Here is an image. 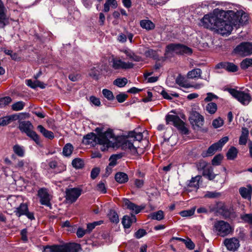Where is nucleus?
Listing matches in <instances>:
<instances>
[{
	"instance_id": "c85d7f7f",
	"label": "nucleus",
	"mask_w": 252,
	"mask_h": 252,
	"mask_svg": "<svg viewBox=\"0 0 252 252\" xmlns=\"http://www.w3.org/2000/svg\"><path fill=\"white\" fill-rule=\"evenodd\" d=\"M37 129L43 134V135L48 139H52L54 138V134L53 132L45 129L42 126H37Z\"/></svg>"
},
{
	"instance_id": "8fccbe9b",
	"label": "nucleus",
	"mask_w": 252,
	"mask_h": 252,
	"mask_svg": "<svg viewBox=\"0 0 252 252\" xmlns=\"http://www.w3.org/2000/svg\"><path fill=\"white\" fill-rule=\"evenodd\" d=\"M128 137L133 138L134 140L139 141L142 139L143 135L141 132L136 133L135 132H131L129 133Z\"/></svg>"
},
{
	"instance_id": "4c0bfd02",
	"label": "nucleus",
	"mask_w": 252,
	"mask_h": 252,
	"mask_svg": "<svg viewBox=\"0 0 252 252\" xmlns=\"http://www.w3.org/2000/svg\"><path fill=\"white\" fill-rule=\"evenodd\" d=\"M73 147L70 143L65 145L63 149V154L65 157H69L73 150Z\"/></svg>"
},
{
	"instance_id": "393cba45",
	"label": "nucleus",
	"mask_w": 252,
	"mask_h": 252,
	"mask_svg": "<svg viewBox=\"0 0 252 252\" xmlns=\"http://www.w3.org/2000/svg\"><path fill=\"white\" fill-rule=\"evenodd\" d=\"M19 116L16 114H13L11 115L3 117L0 118V126H5L13 121L19 119Z\"/></svg>"
},
{
	"instance_id": "052dcab7",
	"label": "nucleus",
	"mask_w": 252,
	"mask_h": 252,
	"mask_svg": "<svg viewBox=\"0 0 252 252\" xmlns=\"http://www.w3.org/2000/svg\"><path fill=\"white\" fill-rule=\"evenodd\" d=\"M146 233L147 232L145 229H139L135 233L134 236L136 238L139 239L145 235Z\"/></svg>"
},
{
	"instance_id": "c9c22d12",
	"label": "nucleus",
	"mask_w": 252,
	"mask_h": 252,
	"mask_svg": "<svg viewBox=\"0 0 252 252\" xmlns=\"http://www.w3.org/2000/svg\"><path fill=\"white\" fill-rule=\"evenodd\" d=\"M215 143L212 145L208 149L207 151L205 153H203L202 156L204 157L211 156L214 155L216 152L218 150H220V148Z\"/></svg>"
},
{
	"instance_id": "bf43d9fd",
	"label": "nucleus",
	"mask_w": 252,
	"mask_h": 252,
	"mask_svg": "<svg viewBox=\"0 0 252 252\" xmlns=\"http://www.w3.org/2000/svg\"><path fill=\"white\" fill-rule=\"evenodd\" d=\"M97 190L103 193L106 192V189L105 188V184L102 182H99L96 187Z\"/></svg>"
},
{
	"instance_id": "ddd939ff",
	"label": "nucleus",
	"mask_w": 252,
	"mask_h": 252,
	"mask_svg": "<svg viewBox=\"0 0 252 252\" xmlns=\"http://www.w3.org/2000/svg\"><path fill=\"white\" fill-rule=\"evenodd\" d=\"M81 192L82 189L79 188L67 189L66 190V199L71 203L74 202L80 196Z\"/></svg>"
},
{
	"instance_id": "a878e982",
	"label": "nucleus",
	"mask_w": 252,
	"mask_h": 252,
	"mask_svg": "<svg viewBox=\"0 0 252 252\" xmlns=\"http://www.w3.org/2000/svg\"><path fill=\"white\" fill-rule=\"evenodd\" d=\"M136 219L134 215H131V216H124L122 223L125 228H128L130 227L131 224L136 222Z\"/></svg>"
},
{
	"instance_id": "2eb2a0df",
	"label": "nucleus",
	"mask_w": 252,
	"mask_h": 252,
	"mask_svg": "<svg viewBox=\"0 0 252 252\" xmlns=\"http://www.w3.org/2000/svg\"><path fill=\"white\" fill-rule=\"evenodd\" d=\"M223 244L228 251L235 252L240 247L239 241L235 237L226 238L223 241Z\"/></svg>"
},
{
	"instance_id": "09e8293b",
	"label": "nucleus",
	"mask_w": 252,
	"mask_h": 252,
	"mask_svg": "<svg viewBox=\"0 0 252 252\" xmlns=\"http://www.w3.org/2000/svg\"><path fill=\"white\" fill-rule=\"evenodd\" d=\"M72 165L74 168L80 169L83 167L84 165V162L81 159L76 158L72 160Z\"/></svg>"
},
{
	"instance_id": "680f3d73",
	"label": "nucleus",
	"mask_w": 252,
	"mask_h": 252,
	"mask_svg": "<svg viewBox=\"0 0 252 252\" xmlns=\"http://www.w3.org/2000/svg\"><path fill=\"white\" fill-rule=\"evenodd\" d=\"M118 156L117 155H113L110 158V162L109 164V166L113 167L117 164V160Z\"/></svg>"
},
{
	"instance_id": "774afa93",
	"label": "nucleus",
	"mask_w": 252,
	"mask_h": 252,
	"mask_svg": "<svg viewBox=\"0 0 252 252\" xmlns=\"http://www.w3.org/2000/svg\"><path fill=\"white\" fill-rule=\"evenodd\" d=\"M184 243L185 244L186 247L190 250H192L194 248V244L190 239L186 240V241L184 242Z\"/></svg>"
},
{
	"instance_id": "473e14b6",
	"label": "nucleus",
	"mask_w": 252,
	"mask_h": 252,
	"mask_svg": "<svg viewBox=\"0 0 252 252\" xmlns=\"http://www.w3.org/2000/svg\"><path fill=\"white\" fill-rule=\"evenodd\" d=\"M140 25L143 29H145L148 31L153 30L155 27V24L149 20H141Z\"/></svg>"
},
{
	"instance_id": "c756f323",
	"label": "nucleus",
	"mask_w": 252,
	"mask_h": 252,
	"mask_svg": "<svg viewBox=\"0 0 252 252\" xmlns=\"http://www.w3.org/2000/svg\"><path fill=\"white\" fill-rule=\"evenodd\" d=\"M203 176L210 180H212L215 178L216 175L213 172V168L210 166L204 169Z\"/></svg>"
},
{
	"instance_id": "f3484780",
	"label": "nucleus",
	"mask_w": 252,
	"mask_h": 252,
	"mask_svg": "<svg viewBox=\"0 0 252 252\" xmlns=\"http://www.w3.org/2000/svg\"><path fill=\"white\" fill-rule=\"evenodd\" d=\"M201 179V176L197 175L192 177L190 180L188 181L186 187L187 190L189 191H196L199 188V181Z\"/></svg>"
},
{
	"instance_id": "9d476101",
	"label": "nucleus",
	"mask_w": 252,
	"mask_h": 252,
	"mask_svg": "<svg viewBox=\"0 0 252 252\" xmlns=\"http://www.w3.org/2000/svg\"><path fill=\"white\" fill-rule=\"evenodd\" d=\"M14 213L18 218L22 216H26L31 220L35 219L34 214L32 212H29L28 206L26 203H21L18 207L15 208Z\"/></svg>"
},
{
	"instance_id": "0e129e2a",
	"label": "nucleus",
	"mask_w": 252,
	"mask_h": 252,
	"mask_svg": "<svg viewBox=\"0 0 252 252\" xmlns=\"http://www.w3.org/2000/svg\"><path fill=\"white\" fill-rule=\"evenodd\" d=\"M218 97L215 94L212 93H208L207 94V97L205 98L204 100L206 102L212 101L214 99H217Z\"/></svg>"
},
{
	"instance_id": "58836bf2",
	"label": "nucleus",
	"mask_w": 252,
	"mask_h": 252,
	"mask_svg": "<svg viewBox=\"0 0 252 252\" xmlns=\"http://www.w3.org/2000/svg\"><path fill=\"white\" fill-rule=\"evenodd\" d=\"M178 44H170L166 47L165 55L167 56L169 53H175L177 52Z\"/></svg>"
},
{
	"instance_id": "338daca9",
	"label": "nucleus",
	"mask_w": 252,
	"mask_h": 252,
	"mask_svg": "<svg viewBox=\"0 0 252 252\" xmlns=\"http://www.w3.org/2000/svg\"><path fill=\"white\" fill-rule=\"evenodd\" d=\"M100 170L98 168L93 169L91 173V177L93 179H94L99 174Z\"/></svg>"
},
{
	"instance_id": "1a4fd4ad",
	"label": "nucleus",
	"mask_w": 252,
	"mask_h": 252,
	"mask_svg": "<svg viewBox=\"0 0 252 252\" xmlns=\"http://www.w3.org/2000/svg\"><path fill=\"white\" fill-rule=\"evenodd\" d=\"M214 227L217 234L221 237H224L232 232V228L230 225L223 220L216 221Z\"/></svg>"
},
{
	"instance_id": "69168bd1",
	"label": "nucleus",
	"mask_w": 252,
	"mask_h": 252,
	"mask_svg": "<svg viewBox=\"0 0 252 252\" xmlns=\"http://www.w3.org/2000/svg\"><path fill=\"white\" fill-rule=\"evenodd\" d=\"M27 233L28 231L26 229H23L21 231V239L25 242H27L28 241Z\"/></svg>"
},
{
	"instance_id": "864d4df0",
	"label": "nucleus",
	"mask_w": 252,
	"mask_h": 252,
	"mask_svg": "<svg viewBox=\"0 0 252 252\" xmlns=\"http://www.w3.org/2000/svg\"><path fill=\"white\" fill-rule=\"evenodd\" d=\"M102 94L104 96L109 100H113L114 98L113 93L109 90L103 89L102 90Z\"/></svg>"
},
{
	"instance_id": "ea45409f",
	"label": "nucleus",
	"mask_w": 252,
	"mask_h": 252,
	"mask_svg": "<svg viewBox=\"0 0 252 252\" xmlns=\"http://www.w3.org/2000/svg\"><path fill=\"white\" fill-rule=\"evenodd\" d=\"M127 83V79L125 78H118L113 82V84L118 87L122 88L126 86Z\"/></svg>"
},
{
	"instance_id": "aec40b11",
	"label": "nucleus",
	"mask_w": 252,
	"mask_h": 252,
	"mask_svg": "<svg viewBox=\"0 0 252 252\" xmlns=\"http://www.w3.org/2000/svg\"><path fill=\"white\" fill-rule=\"evenodd\" d=\"M48 169H54L56 173H60L66 169V166L63 164H58L54 160H51L48 161Z\"/></svg>"
},
{
	"instance_id": "2f4dec72",
	"label": "nucleus",
	"mask_w": 252,
	"mask_h": 252,
	"mask_svg": "<svg viewBox=\"0 0 252 252\" xmlns=\"http://www.w3.org/2000/svg\"><path fill=\"white\" fill-rule=\"evenodd\" d=\"M115 178L116 181L120 184L126 183L128 180L127 175L124 172H118L116 173Z\"/></svg>"
},
{
	"instance_id": "6ab92c4d",
	"label": "nucleus",
	"mask_w": 252,
	"mask_h": 252,
	"mask_svg": "<svg viewBox=\"0 0 252 252\" xmlns=\"http://www.w3.org/2000/svg\"><path fill=\"white\" fill-rule=\"evenodd\" d=\"M165 120L166 124H172L176 127H182L184 124L179 117L175 115L168 114L166 116Z\"/></svg>"
},
{
	"instance_id": "de8ad7c7",
	"label": "nucleus",
	"mask_w": 252,
	"mask_h": 252,
	"mask_svg": "<svg viewBox=\"0 0 252 252\" xmlns=\"http://www.w3.org/2000/svg\"><path fill=\"white\" fill-rule=\"evenodd\" d=\"M12 101V99L9 96H5L0 98V108H4L8 105Z\"/></svg>"
},
{
	"instance_id": "20e7f679",
	"label": "nucleus",
	"mask_w": 252,
	"mask_h": 252,
	"mask_svg": "<svg viewBox=\"0 0 252 252\" xmlns=\"http://www.w3.org/2000/svg\"><path fill=\"white\" fill-rule=\"evenodd\" d=\"M227 18L228 16L225 18L222 17L219 20L214 30L216 32L221 35L230 34L233 30V24Z\"/></svg>"
},
{
	"instance_id": "6e6552de",
	"label": "nucleus",
	"mask_w": 252,
	"mask_h": 252,
	"mask_svg": "<svg viewBox=\"0 0 252 252\" xmlns=\"http://www.w3.org/2000/svg\"><path fill=\"white\" fill-rule=\"evenodd\" d=\"M111 66L114 70H126L132 68L134 64L131 62H126L118 57L112 56L109 62Z\"/></svg>"
},
{
	"instance_id": "e2e57ef3",
	"label": "nucleus",
	"mask_w": 252,
	"mask_h": 252,
	"mask_svg": "<svg viewBox=\"0 0 252 252\" xmlns=\"http://www.w3.org/2000/svg\"><path fill=\"white\" fill-rule=\"evenodd\" d=\"M127 97V95L125 94H120L116 96V99L120 103L124 102Z\"/></svg>"
},
{
	"instance_id": "a18cd8bd",
	"label": "nucleus",
	"mask_w": 252,
	"mask_h": 252,
	"mask_svg": "<svg viewBox=\"0 0 252 252\" xmlns=\"http://www.w3.org/2000/svg\"><path fill=\"white\" fill-rule=\"evenodd\" d=\"M110 220L114 223H118L119 221V217L117 213L113 211L110 210L108 214Z\"/></svg>"
},
{
	"instance_id": "423d86ee",
	"label": "nucleus",
	"mask_w": 252,
	"mask_h": 252,
	"mask_svg": "<svg viewBox=\"0 0 252 252\" xmlns=\"http://www.w3.org/2000/svg\"><path fill=\"white\" fill-rule=\"evenodd\" d=\"M129 137L127 138L116 137L114 136L113 143L114 144L117 145V146L112 147L118 148L121 147L123 149L130 150L133 154L137 153L136 148L134 146L131 140L129 139Z\"/></svg>"
},
{
	"instance_id": "7ed1b4c3",
	"label": "nucleus",
	"mask_w": 252,
	"mask_h": 252,
	"mask_svg": "<svg viewBox=\"0 0 252 252\" xmlns=\"http://www.w3.org/2000/svg\"><path fill=\"white\" fill-rule=\"evenodd\" d=\"M226 11L228 20L231 21L234 25L237 24L243 25L246 24L249 21L248 15L243 10L234 9Z\"/></svg>"
},
{
	"instance_id": "dca6fc26",
	"label": "nucleus",
	"mask_w": 252,
	"mask_h": 252,
	"mask_svg": "<svg viewBox=\"0 0 252 252\" xmlns=\"http://www.w3.org/2000/svg\"><path fill=\"white\" fill-rule=\"evenodd\" d=\"M123 206L126 209L129 210L132 213L136 214H138L145 207L144 205L138 206L131 202L127 199H123Z\"/></svg>"
},
{
	"instance_id": "a19ab883",
	"label": "nucleus",
	"mask_w": 252,
	"mask_h": 252,
	"mask_svg": "<svg viewBox=\"0 0 252 252\" xmlns=\"http://www.w3.org/2000/svg\"><path fill=\"white\" fill-rule=\"evenodd\" d=\"M217 105L215 103L210 102L207 104L206 110L208 113L214 114L217 111Z\"/></svg>"
},
{
	"instance_id": "9b49d317",
	"label": "nucleus",
	"mask_w": 252,
	"mask_h": 252,
	"mask_svg": "<svg viewBox=\"0 0 252 252\" xmlns=\"http://www.w3.org/2000/svg\"><path fill=\"white\" fill-rule=\"evenodd\" d=\"M229 92L234 97L243 105H248L251 101L250 94L244 92L231 89Z\"/></svg>"
},
{
	"instance_id": "4be33fe9",
	"label": "nucleus",
	"mask_w": 252,
	"mask_h": 252,
	"mask_svg": "<svg viewBox=\"0 0 252 252\" xmlns=\"http://www.w3.org/2000/svg\"><path fill=\"white\" fill-rule=\"evenodd\" d=\"M6 9L0 0V28H4L8 23V18L6 15Z\"/></svg>"
},
{
	"instance_id": "72a5a7b5",
	"label": "nucleus",
	"mask_w": 252,
	"mask_h": 252,
	"mask_svg": "<svg viewBox=\"0 0 252 252\" xmlns=\"http://www.w3.org/2000/svg\"><path fill=\"white\" fill-rule=\"evenodd\" d=\"M177 52L176 54H187L190 55L192 53V49L185 45L178 44Z\"/></svg>"
},
{
	"instance_id": "e433bc0d",
	"label": "nucleus",
	"mask_w": 252,
	"mask_h": 252,
	"mask_svg": "<svg viewBox=\"0 0 252 252\" xmlns=\"http://www.w3.org/2000/svg\"><path fill=\"white\" fill-rule=\"evenodd\" d=\"M202 71L200 68H195L189 71L187 74V77L189 79L200 78Z\"/></svg>"
},
{
	"instance_id": "a211bd4d",
	"label": "nucleus",
	"mask_w": 252,
	"mask_h": 252,
	"mask_svg": "<svg viewBox=\"0 0 252 252\" xmlns=\"http://www.w3.org/2000/svg\"><path fill=\"white\" fill-rule=\"evenodd\" d=\"M38 196L40 198V202L42 205L51 206L50 195L46 189L42 188L39 189Z\"/></svg>"
},
{
	"instance_id": "4d7b16f0",
	"label": "nucleus",
	"mask_w": 252,
	"mask_h": 252,
	"mask_svg": "<svg viewBox=\"0 0 252 252\" xmlns=\"http://www.w3.org/2000/svg\"><path fill=\"white\" fill-rule=\"evenodd\" d=\"M228 141V137L225 136L221 138L218 142L215 143L220 150L221 149L222 146Z\"/></svg>"
},
{
	"instance_id": "5701e85b",
	"label": "nucleus",
	"mask_w": 252,
	"mask_h": 252,
	"mask_svg": "<svg viewBox=\"0 0 252 252\" xmlns=\"http://www.w3.org/2000/svg\"><path fill=\"white\" fill-rule=\"evenodd\" d=\"M239 191L243 198L251 200L252 193V187L250 185H248L246 188H240Z\"/></svg>"
},
{
	"instance_id": "bb28decb",
	"label": "nucleus",
	"mask_w": 252,
	"mask_h": 252,
	"mask_svg": "<svg viewBox=\"0 0 252 252\" xmlns=\"http://www.w3.org/2000/svg\"><path fill=\"white\" fill-rule=\"evenodd\" d=\"M123 52L126 54L127 59L131 62H138L141 61V58L135 55L130 50H125Z\"/></svg>"
},
{
	"instance_id": "f257e3e1",
	"label": "nucleus",
	"mask_w": 252,
	"mask_h": 252,
	"mask_svg": "<svg viewBox=\"0 0 252 252\" xmlns=\"http://www.w3.org/2000/svg\"><path fill=\"white\" fill-rule=\"evenodd\" d=\"M97 135L91 132L84 136L83 143L85 145L99 144L100 146V149L102 151H105L110 147L117 146L114 144V134L112 130L109 129L104 132H102L100 128H96L95 130Z\"/></svg>"
},
{
	"instance_id": "c03bdc74",
	"label": "nucleus",
	"mask_w": 252,
	"mask_h": 252,
	"mask_svg": "<svg viewBox=\"0 0 252 252\" xmlns=\"http://www.w3.org/2000/svg\"><path fill=\"white\" fill-rule=\"evenodd\" d=\"M221 193L217 191H207L204 197L206 198H218L221 196Z\"/></svg>"
},
{
	"instance_id": "37998d69",
	"label": "nucleus",
	"mask_w": 252,
	"mask_h": 252,
	"mask_svg": "<svg viewBox=\"0 0 252 252\" xmlns=\"http://www.w3.org/2000/svg\"><path fill=\"white\" fill-rule=\"evenodd\" d=\"M152 219L158 220H160L164 219V213L162 211L159 210L156 212H154L150 215Z\"/></svg>"
},
{
	"instance_id": "49530a36",
	"label": "nucleus",
	"mask_w": 252,
	"mask_h": 252,
	"mask_svg": "<svg viewBox=\"0 0 252 252\" xmlns=\"http://www.w3.org/2000/svg\"><path fill=\"white\" fill-rule=\"evenodd\" d=\"M242 69H246L250 66H252V59L246 58L243 60L240 64Z\"/></svg>"
},
{
	"instance_id": "79ce46f5",
	"label": "nucleus",
	"mask_w": 252,
	"mask_h": 252,
	"mask_svg": "<svg viewBox=\"0 0 252 252\" xmlns=\"http://www.w3.org/2000/svg\"><path fill=\"white\" fill-rule=\"evenodd\" d=\"M25 103L22 101H17L11 105V109L15 111H19L23 109Z\"/></svg>"
},
{
	"instance_id": "f8f14e48",
	"label": "nucleus",
	"mask_w": 252,
	"mask_h": 252,
	"mask_svg": "<svg viewBox=\"0 0 252 252\" xmlns=\"http://www.w3.org/2000/svg\"><path fill=\"white\" fill-rule=\"evenodd\" d=\"M234 52L241 56H249L252 54V44L242 42L235 48Z\"/></svg>"
},
{
	"instance_id": "412c9836",
	"label": "nucleus",
	"mask_w": 252,
	"mask_h": 252,
	"mask_svg": "<svg viewBox=\"0 0 252 252\" xmlns=\"http://www.w3.org/2000/svg\"><path fill=\"white\" fill-rule=\"evenodd\" d=\"M219 68L224 69L228 72H235L238 70L237 65L232 63L222 62L218 64Z\"/></svg>"
},
{
	"instance_id": "3c124183",
	"label": "nucleus",
	"mask_w": 252,
	"mask_h": 252,
	"mask_svg": "<svg viewBox=\"0 0 252 252\" xmlns=\"http://www.w3.org/2000/svg\"><path fill=\"white\" fill-rule=\"evenodd\" d=\"M103 221L100 220L98 221H94L93 223H90L87 224V232L90 233L93 230V229L97 225H100L102 223Z\"/></svg>"
},
{
	"instance_id": "603ef678",
	"label": "nucleus",
	"mask_w": 252,
	"mask_h": 252,
	"mask_svg": "<svg viewBox=\"0 0 252 252\" xmlns=\"http://www.w3.org/2000/svg\"><path fill=\"white\" fill-rule=\"evenodd\" d=\"M222 158H223V156L221 155H220V154L217 155L216 156H215L214 158H213V159H212V164L213 165H215V166L219 165L220 164Z\"/></svg>"
},
{
	"instance_id": "f03ea898",
	"label": "nucleus",
	"mask_w": 252,
	"mask_h": 252,
	"mask_svg": "<svg viewBox=\"0 0 252 252\" xmlns=\"http://www.w3.org/2000/svg\"><path fill=\"white\" fill-rule=\"evenodd\" d=\"M227 11L215 9L213 13L206 14L201 20V25L206 28L214 30L216 24L221 17H226Z\"/></svg>"
},
{
	"instance_id": "13d9d810",
	"label": "nucleus",
	"mask_w": 252,
	"mask_h": 252,
	"mask_svg": "<svg viewBox=\"0 0 252 252\" xmlns=\"http://www.w3.org/2000/svg\"><path fill=\"white\" fill-rule=\"evenodd\" d=\"M145 55L147 57L155 58L157 57V53L155 50L153 49H149L145 53Z\"/></svg>"
},
{
	"instance_id": "cd10ccee",
	"label": "nucleus",
	"mask_w": 252,
	"mask_h": 252,
	"mask_svg": "<svg viewBox=\"0 0 252 252\" xmlns=\"http://www.w3.org/2000/svg\"><path fill=\"white\" fill-rule=\"evenodd\" d=\"M249 136V130L247 128L243 127L241 135L239 138V144L241 145H245L247 143Z\"/></svg>"
},
{
	"instance_id": "5fc2aeb1",
	"label": "nucleus",
	"mask_w": 252,
	"mask_h": 252,
	"mask_svg": "<svg viewBox=\"0 0 252 252\" xmlns=\"http://www.w3.org/2000/svg\"><path fill=\"white\" fill-rule=\"evenodd\" d=\"M223 124V120L219 117L213 121L212 125L214 128H219Z\"/></svg>"
},
{
	"instance_id": "6e6d98bb",
	"label": "nucleus",
	"mask_w": 252,
	"mask_h": 252,
	"mask_svg": "<svg viewBox=\"0 0 252 252\" xmlns=\"http://www.w3.org/2000/svg\"><path fill=\"white\" fill-rule=\"evenodd\" d=\"M194 213V209H190L189 210L182 211L180 212V215L183 217H190L192 216Z\"/></svg>"
},
{
	"instance_id": "b1692460",
	"label": "nucleus",
	"mask_w": 252,
	"mask_h": 252,
	"mask_svg": "<svg viewBox=\"0 0 252 252\" xmlns=\"http://www.w3.org/2000/svg\"><path fill=\"white\" fill-rule=\"evenodd\" d=\"M16 168L22 170L25 172H27L32 170V167L29 161L27 160H18L17 163L15 165Z\"/></svg>"
},
{
	"instance_id": "4468645a",
	"label": "nucleus",
	"mask_w": 252,
	"mask_h": 252,
	"mask_svg": "<svg viewBox=\"0 0 252 252\" xmlns=\"http://www.w3.org/2000/svg\"><path fill=\"white\" fill-rule=\"evenodd\" d=\"M189 121L193 126L200 127L203 125L204 118L199 113L192 111L190 114Z\"/></svg>"
},
{
	"instance_id": "7c9ffc66",
	"label": "nucleus",
	"mask_w": 252,
	"mask_h": 252,
	"mask_svg": "<svg viewBox=\"0 0 252 252\" xmlns=\"http://www.w3.org/2000/svg\"><path fill=\"white\" fill-rule=\"evenodd\" d=\"M238 153V150L235 147H231L226 153V157L228 160H234L235 159Z\"/></svg>"
},
{
	"instance_id": "0eeeda50",
	"label": "nucleus",
	"mask_w": 252,
	"mask_h": 252,
	"mask_svg": "<svg viewBox=\"0 0 252 252\" xmlns=\"http://www.w3.org/2000/svg\"><path fill=\"white\" fill-rule=\"evenodd\" d=\"M19 128L21 131L26 133L36 144H39L40 143L39 137L36 133L32 130L33 126L31 122L29 121L21 122L19 125Z\"/></svg>"
},
{
	"instance_id": "39448f33",
	"label": "nucleus",
	"mask_w": 252,
	"mask_h": 252,
	"mask_svg": "<svg viewBox=\"0 0 252 252\" xmlns=\"http://www.w3.org/2000/svg\"><path fill=\"white\" fill-rule=\"evenodd\" d=\"M79 245L74 243H69L62 245L46 246L45 251L47 252H77Z\"/></svg>"
},
{
	"instance_id": "f704fd0d",
	"label": "nucleus",
	"mask_w": 252,
	"mask_h": 252,
	"mask_svg": "<svg viewBox=\"0 0 252 252\" xmlns=\"http://www.w3.org/2000/svg\"><path fill=\"white\" fill-rule=\"evenodd\" d=\"M13 151L15 155L19 157H24L25 154V148L23 146L16 144L13 147Z\"/></svg>"
}]
</instances>
